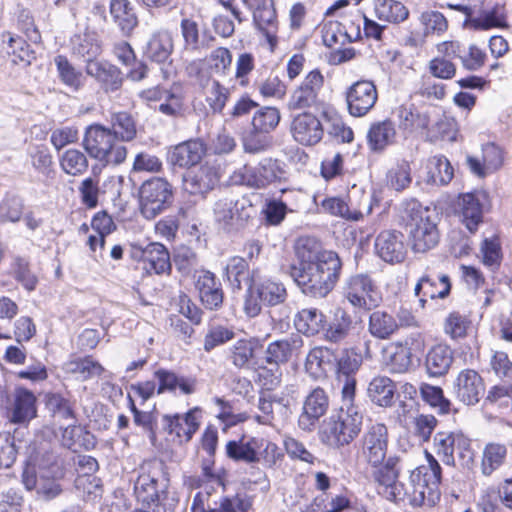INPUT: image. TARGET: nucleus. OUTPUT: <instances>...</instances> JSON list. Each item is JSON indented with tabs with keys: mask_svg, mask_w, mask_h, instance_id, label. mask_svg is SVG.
Instances as JSON below:
<instances>
[{
	"mask_svg": "<svg viewBox=\"0 0 512 512\" xmlns=\"http://www.w3.org/2000/svg\"><path fill=\"white\" fill-rule=\"evenodd\" d=\"M22 483L27 490L36 489L46 500L61 494V481L65 477V459L43 439H34L26 447Z\"/></svg>",
	"mask_w": 512,
	"mask_h": 512,
	"instance_id": "f257e3e1",
	"label": "nucleus"
},
{
	"mask_svg": "<svg viewBox=\"0 0 512 512\" xmlns=\"http://www.w3.org/2000/svg\"><path fill=\"white\" fill-rule=\"evenodd\" d=\"M427 465L411 471L407 481H399L387 499L400 506H433L440 499L442 469L435 457L426 452Z\"/></svg>",
	"mask_w": 512,
	"mask_h": 512,
	"instance_id": "f03ea898",
	"label": "nucleus"
},
{
	"mask_svg": "<svg viewBox=\"0 0 512 512\" xmlns=\"http://www.w3.org/2000/svg\"><path fill=\"white\" fill-rule=\"evenodd\" d=\"M344 391L340 409L324 421L321 429L322 442L333 448L349 445L358 437L363 424V414L355 404V397H351L352 390Z\"/></svg>",
	"mask_w": 512,
	"mask_h": 512,
	"instance_id": "7ed1b4c3",
	"label": "nucleus"
},
{
	"mask_svg": "<svg viewBox=\"0 0 512 512\" xmlns=\"http://www.w3.org/2000/svg\"><path fill=\"white\" fill-rule=\"evenodd\" d=\"M322 261L307 268H297L292 264L289 269L302 292L312 297L323 298L334 288L339 279L342 263L337 254H325Z\"/></svg>",
	"mask_w": 512,
	"mask_h": 512,
	"instance_id": "20e7f679",
	"label": "nucleus"
},
{
	"mask_svg": "<svg viewBox=\"0 0 512 512\" xmlns=\"http://www.w3.org/2000/svg\"><path fill=\"white\" fill-rule=\"evenodd\" d=\"M399 212L408 228L411 248L415 253H426L437 246L440 235L428 208L411 199L402 202Z\"/></svg>",
	"mask_w": 512,
	"mask_h": 512,
	"instance_id": "39448f33",
	"label": "nucleus"
},
{
	"mask_svg": "<svg viewBox=\"0 0 512 512\" xmlns=\"http://www.w3.org/2000/svg\"><path fill=\"white\" fill-rule=\"evenodd\" d=\"M287 290L284 284L272 277L261 276L253 269L244 294L243 311L249 318L261 313L262 306H276L285 302Z\"/></svg>",
	"mask_w": 512,
	"mask_h": 512,
	"instance_id": "423d86ee",
	"label": "nucleus"
},
{
	"mask_svg": "<svg viewBox=\"0 0 512 512\" xmlns=\"http://www.w3.org/2000/svg\"><path fill=\"white\" fill-rule=\"evenodd\" d=\"M170 485L167 466L162 460L145 461L138 469L134 494L139 502L150 507L161 505Z\"/></svg>",
	"mask_w": 512,
	"mask_h": 512,
	"instance_id": "0eeeda50",
	"label": "nucleus"
},
{
	"mask_svg": "<svg viewBox=\"0 0 512 512\" xmlns=\"http://www.w3.org/2000/svg\"><path fill=\"white\" fill-rule=\"evenodd\" d=\"M83 147L90 157L106 165H119L127 157L126 147L115 139L109 128L100 124H92L86 128Z\"/></svg>",
	"mask_w": 512,
	"mask_h": 512,
	"instance_id": "6e6552de",
	"label": "nucleus"
},
{
	"mask_svg": "<svg viewBox=\"0 0 512 512\" xmlns=\"http://www.w3.org/2000/svg\"><path fill=\"white\" fill-rule=\"evenodd\" d=\"M173 199V186L162 177H151L139 188L140 212L146 219H154L164 212L172 205Z\"/></svg>",
	"mask_w": 512,
	"mask_h": 512,
	"instance_id": "1a4fd4ad",
	"label": "nucleus"
},
{
	"mask_svg": "<svg viewBox=\"0 0 512 512\" xmlns=\"http://www.w3.org/2000/svg\"><path fill=\"white\" fill-rule=\"evenodd\" d=\"M344 298L354 307L371 311L382 303V293L368 274H355L346 279L343 285Z\"/></svg>",
	"mask_w": 512,
	"mask_h": 512,
	"instance_id": "9d476101",
	"label": "nucleus"
},
{
	"mask_svg": "<svg viewBox=\"0 0 512 512\" xmlns=\"http://www.w3.org/2000/svg\"><path fill=\"white\" fill-rule=\"evenodd\" d=\"M433 445L436 455L446 465H455V452L465 464L473 459L470 439L460 432L439 431L433 438Z\"/></svg>",
	"mask_w": 512,
	"mask_h": 512,
	"instance_id": "9b49d317",
	"label": "nucleus"
},
{
	"mask_svg": "<svg viewBox=\"0 0 512 512\" xmlns=\"http://www.w3.org/2000/svg\"><path fill=\"white\" fill-rule=\"evenodd\" d=\"M359 453L372 467H376L386 459L388 449V429L382 423L369 425L360 441Z\"/></svg>",
	"mask_w": 512,
	"mask_h": 512,
	"instance_id": "f8f14e48",
	"label": "nucleus"
},
{
	"mask_svg": "<svg viewBox=\"0 0 512 512\" xmlns=\"http://www.w3.org/2000/svg\"><path fill=\"white\" fill-rule=\"evenodd\" d=\"M377 98L378 93L373 82L357 81L346 92L348 111L354 117L365 116L374 107Z\"/></svg>",
	"mask_w": 512,
	"mask_h": 512,
	"instance_id": "ddd939ff",
	"label": "nucleus"
},
{
	"mask_svg": "<svg viewBox=\"0 0 512 512\" xmlns=\"http://www.w3.org/2000/svg\"><path fill=\"white\" fill-rule=\"evenodd\" d=\"M455 397L467 406L477 404L485 392V384L480 374L473 369L459 372L453 385Z\"/></svg>",
	"mask_w": 512,
	"mask_h": 512,
	"instance_id": "4468645a",
	"label": "nucleus"
},
{
	"mask_svg": "<svg viewBox=\"0 0 512 512\" xmlns=\"http://www.w3.org/2000/svg\"><path fill=\"white\" fill-rule=\"evenodd\" d=\"M304 347L303 338L299 334H291L285 338L270 342L264 352V362L268 365H276L289 362L293 357H298Z\"/></svg>",
	"mask_w": 512,
	"mask_h": 512,
	"instance_id": "2eb2a0df",
	"label": "nucleus"
},
{
	"mask_svg": "<svg viewBox=\"0 0 512 512\" xmlns=\"http://www.w3.org/2000/svg\"><path fill=\"white\" fill-rule=\"evenodd\" d=\"M323 81V76L318 70L309 72L300 86L291 94L288 102L289 109L299 110L314 106Z\"/></svg>",
	"mask_w": 512,
	"mask_h": 512,
	"instance_id": "dca6fc26",
	"label": "nucleus"
},
{
	"mask_svg": "<svg viewBox=\"0 0 512 512\" xmlns=\"http://www.w3.org/2000/svg\"><path fill=\"white\" fill-rule=\"evenodd\" d=\"M6 413L13 424L29 423L37 415L36 396L26 388L16 389Z\"/></svg>",
	"mask_w": 512,
	"mask_h": 512,
	"instance_id": "f3484780",
	"label": "nucleus"
},
{
	"mask_svg": "<svg viewBox=\"0 0 512 512\" xmlns=\"http://www.w3.org/2000/svg\"><path fill=\"white\" fill-rule=\"evenodd\" d=\"M373 196L363 194L361 202L357 208H351L343 199L339 197H328L321 202L324 212L333 216H338L350 221H358L364 215H368L372 211Z\"/></svg>",
	"mask_w": 512,
	"mask_h": 512,
	"instance_id": "a211bd4d",
	"label": "nucleus"
},
{
	"mask_svg": "<svg viewBox=\"0 0 512 512\" xmlns=\"http://www.w3.org/2000/svg\"><path fill=\"white\" fill-rule=\"evenodd\" d=\"M374 246L376 254L388 263H401L407 254L404 236L398 231H382Z\"/></svg>",
	"mask_w": 512,
	"mask_h": 512,
	"instance_id": "6ab92c4d",
	"label": "nucleus"
},
{
	"mask_svg": "<svg viewBox=\"0 0 512 512\" xmlns=\"http://www.w3.org/2000/svg\"><path fill=\"white\" fill-rule=\"evenodd\" d=\"M183 181L185 191L192 195H204L218 184V170L215 166L205 163L187 172Z\"/></svg>",
	"mask_w": 512,
	"mask_h": 512,
	"instance_id": "aec40b11",
	"label": "nucleus"
},
{
	"mask_svg": "<svg viewBox=\"0 0 512 512\" xmlns=\"http://www.w3.org/2000/svg\"><path fill=\"white\" fill-rule=\"evenodd\" d=\"M329 397L324 389L317 387L305 398L303 412L299 416V427L303 430H311L316 422L327 412Z\"/></svg>",
	"mask_w": 512,
	"mask_h": 512,
	"instance_id": "412c9836",
	"label": "nucleus"
},
{
	"mask_svg": "<svg viewBox=\"0 0 512 512\" xmlns=\"http://www.w3.org/2000/svg\"><path fill=\"white\" fill-rule=\"evenodd\" d=\"M133 257L143 260L149 273L164 274L171 271L169 252L161 243H150L143 248L134 246Z\"/></svg>",
	"mask_w": 512,
	"mask_h": 512,
	"instance_id": "4be33fe9",
	"label": "nucleus"
},
{
	"mask_svg": "<svg viewBox=\"0 0 512 512\" xmlns=\"http://www.w3.org/2000/svg\"><path fill=\"white\" fill-rule=\"evenodd\" d=\"M213 211L216 222L221 224L224 229L240 226L249 218L244 203L228 197L216 201Z\"/></svg>",
	"mask_w": 512,
	"mask_h": 512,
	"instance_id": "5701e85b",
	"label": "nucleus"
},
{
	"mask_svg": "<svg viewBox=\"0 0 512 512\" xmlns=\"http://www.w3.org/2000/svg\"><path fill=\"white\" fill-rule=\"evenodd\" d=\"M200 409L193 408L184 415L163 417L165 428L174 433L180 442H189L200 426Z\"/></svg>",
	"mask_w": 512,
	"mask_h": 512,
	"instance_id": "b1692460",
	"label": "nucleus"
},
{
	"mask_svg": "<svg viewBox=\"0 0 512 512\" xmlns=\"http://www.w3.org/2000/svg\"><path fill=\"white\" fill-rule=\"evenodd\" d=\"M294 139L302 145H314L323 136V127L319 119L311 113L297 115L291 125Z\"/></svg>",
	"mask_w": 512,
	"mask_h": 512,
	"instance_id": "393cba45",
	"label": "nucleus"
},
{
	"mask_svg": "<svg viewBox=\"0 0 512 512\" xmlns=\"http://www.w3.org/2000/svg\"><path fill=\"white\" fill-rule=\"evenodd\" d=\"M0 54L13 64H31L35 58L29 44L19 35L4 31L0 34Z\"/></svg>",
	"mask_w": 512,
	"mask_h": 512,
	"instance_id": "a878e982",
	"label": "nucleus"
},
{
	"mask_svg": "<svg viewBox=\"0 0 512 512\" xmlns=\"http://www.w3.org/2000/svg\"><path fill=\"white\" fill-rule=\"evenodd\" d=\"M86 73L95 78L106 93L118 91L123 84L121 70L108 62L88 61Z\"/></svg>",
	"mask_w": 512,
	"mask_h": 512,
	"instance_id": "bb28decb",
	"label": "nucleus"
},
{
	"mask_svg": "<svg viewBox=\"0 0 512 512\" xmlns=\"http://www.w3.org/2000/svg\"><path fill=\"white\" fill-rule=\"evenodd\" d=\"M196 288L206 309L218 310L222 306L224 293L214 273L208 270L202 271L197 278Z\"/></svg>",
	"mask_w": 512,
	"mask_h": 512,
	"instance_id": "cd10ccee",
	"label": "nucleus"
},
{
	"mask_svg": "<svg viewBox=\"0 0 512 512\" xmlns=\"http://www.w3.org/2000/svg\"><path fill=\"white\" fill-rule=\"evenodd\" d=\"M206 153V146L200 139L188 140L172 148L168 159L174 166L189 168L197 165Z\"/></svg>",
	"mask_w": 512,
	"mask_h": 512,
	"instance_id": "c85d7f7f",
	"label": "nucleus"
},
{
	"mask_svg": "<svg viewBox=\"0 0 512 512\" xmlns=\"http://www.w3.org/2000/svg\"><path fill=\"white\" fill-rule=\"evenodd\" d=\"M450 289L451 284L447 275H442L438 278L424 275L418 280L414 288V295L419 298L420 307L424 308L427 298L443 299L449 295Z\"/></svg>",
	"mask_w": 512,
	"mask_h": 512,
	"instance_id": "c756f323",
	"label": "nucleus"
},
{
	"mask_svg": "<svg viewBox=\"0 0 512 512\" xmlns=\"http://www.w3.org/2000/svg\"><path fill=\"white\" fill-rule=\"evenodd\" d=\"M362 364V358L353 350H345L337 360V380L342 384L341 396H344V390H352L351 397L356 395L355 374Z\"/></svg>",
	"mask_w": 512,
	"mask_h": 512,
	"instance_id": "7c9ffc66",
	"label": "nucleus"
},
{
	"mask_svg": "<svg viewBox=\"0 0 512 512\" xmlns=\"http://www.w3.org/2000/svg\"><path fill=\"white\" fill-rule=\"evenodd\" d=\"M397 457H388L382 464L374 467L372 477L376 483V489L380 496L386 500L391 495L394 485L399 482L400 470L397 467Z\"/></svg>",
	"mask_w": 512,
	"mask_h": 512,
	"instance_id": "2f4dec72",
	"label": "nucleus"
},
{
	"mask_svg": "<svg viewBox=\"0 0 512 512\" xmlns=\"http://www.w3.org/2000/svg\"><path fill=\"white\" fill-rule=\"evenodd\" d=\"M398 126L405 135L427 130L430 117L427 112L420 111L413 104L401 105L396 110Z\"/></svg>",
	"mask_w": 512,
	"mask_h": 512,
	"instance_id": "473e14b6",
	"label": "nucleus"
},
{
	"mask_svg": "<svg viewBox=\"0 0 512 512\" xmlns=\"http://www.w3.org/2000/svg\"><path fill=\"white\" fill-rule=\"evenodd\" d=\"M253 21L273 47L277 41L276 33L278 30L273 0H263V4L259 5L253 12Z\"/></svg>",
	"mask_w": 512,
	"mask_h": 512,
	"instance_id": "72a5a7b5",
	"label": "nucleus"
},
{
	"mask_svg": "<svg viewBox=\"0 0 512 512\" xmlns=\"http://www.w3.org/2000/svg\"><path fill=\"white\" fill-rule=\"evenodd\" d=\"M257 341L253 338H241L228 347L227 359L239 370H248L253 367Z\"/></svg>",
	"mask_w": 512,
	"mask_h": 512,
	"instance_id": "f704fd0d",
	"label": "nucleus"
},
{
	"mask_svg": "<svg viewBox=\"0 0 512 512\" xmlns=\"http://www.w3.org/2000/svg\"><path fill=\"white\" fill-rule=\"evenodd\" d=\"M159 382L157 394H162L166 391L175 392L179 389L184 395L193 394L196 391V379L192 377L179 376L176 373L159 369L154 373Z\"/></svg>",
	"mask_w": 512,
	"mask_h": 512,
	"instance_id": "c9c22d12",
	"label": "nucleus"
},
{
	"mask_svg": "<svg viewBox=\"0 0 512 512\" xmlns=\"http://www.w3.org/2000/svg\"><path fill=\"white\" fill-rule=\"evenodd\" d=\"M453 363V351L444 344L433 346L426 354L425 368L429 376L440 377L445 375Z\"/></svg>",
	"mask_w": 512,
	"mask_h": 512,
	"instance_id": "e433bc0d",
	"label": "nucleus"
},
{
	"mask_svg": "<svg viewBox=\"0 0 512 512\" xmlns=\"http://www.w3.org/2000/svg\"><path fill=\"white\" fill-rule=\"evenodd\" d=\"M396 140L395 125L391 120L373 123L367 133V144L371 151L382 152Z\"/></svg>",
	"mask_w": 512,
	"mask_h": 512,
	"instance_id": "4c0bfd02",
	"label": "nucleus"
},
{
	"mask_svg": "<svg viewBox=\"0 0 512 512\" xmlns=\"http://www.w3.org/2000/svg\"><path fill=\"white\" fill-rule=\"evenodd\" d=\"M295 254L298 260L297 268H307L324 260L325 254L336 253L322 250L320 244L313 238L302 237L296 242Z\"/></svg>",
	"mask_w": 512,
	"mask_h": 512,
	"instance_id": "58836bf2",
	"label": "nucleus"
},
{
	"mask_svg": "<svg viewBox=\"0 0 512 512\" xmlns=\"http://www.w3.org/2000/svg\"><path fill=\"white\" fill-rule=\"evenodd\" d=\"M110 15L123 35L128 36L138 25V18L129 0H110Z\"/></svg>",
	"mask_w": 512,
	"mask_h": 512,
	"instance_id": "ea45409f",
	"label": "nucleus"
},
{
	"mask_svg": "<svg viewBox=\"0 0 512 512\" xmlns=\"http://www.w3.org/2000/svg\"><path fill=\"white\" fill-rule=\"evenodd\" d=\"M259 445H261L259 438L242 437L238 441H229L226 445V453L233 460L255 463L259 462Z\"/></svg>",
	"mask_w": 512,
	"mask_h": 512,
	"instance_id": "a19ab883",
	"label": "nucleus"
},
{
	"mask_svg": "<svg viewBox=\"0 0 512 512\" xmlns=\"http://www.w3.org/2000/svg\"><path fill=\"white\" fill-rule=\"evenodd\" d=\"M462 222L466 228L474 233L483 221L482 204L474 193L463 194L458 202Z\"/></svg>",
	"mask_w": 512,
	"mask_h": 512,
	"instance_id": "79ce46f5",
	"label": "nucleus"
},
{
	"mask_svg": "<svg viewBox=\"0 0 512 512\" xmlns=\"http://www.w3.org/2000/svg\"><path fill=\"white\" fill-rule=\"evenodd\" d=\"M354 328L351 315L346 310L337 308L326 329L325 338L330 342L339 343L346 339Z\"/></svg>",
	"mask_w": 512,
	"mask_h": 512,
	"instance_id": "37998d69",
	"label": "nucleus"
},
{
	"mask_svg": "<svg viewBox=\"0 0 512 512\" xmlns=\"http://www.w3.org/2000/svg\"><path fill=\"white\" fill-rule=\"evenodd\" d=\"M508 449L504 444L490 442L485 445L481 458V473L488 477L501 468L507 458Z\"/></svg>",
	"mask_w": 512,
	"mask_h": 512,
	"instance_id": "c03bdc74",
	"label": "nucleus"
},
{
	"mask_svg": "<svg viewBox=\"0 0 512 512\" xmlns=\"http://www.w3.org/2000/svg\"><path fill=\"white\" fill-rule=\"evenodd\" d=\"M398 330L396 318L386 311L372 312L368 320L369 333L381 340L389 339Z\"/></svg>",
	"mask_w": 512,
	"mask_h": 512,
	"instance_id": "a18cd8bd",
	"label": "nucleus"
},
{
	"mask_svg": "<svg viewBox=\"0 0 512 512\" xmlns=\"http://www.w3.org/2000/svg\"><path fill=\"white\" fill-rule=\"evenodd\" d=\"M396 386L386 376L374 377L368 386V396L373 403L381 407H389L393 404Z\"/></svg>",
	"mask_w": 512,
	"mask_h": 512,
	"instance_id": "49530a36",
	"label": "nucleus"
},
{
	"mask_svg": "<svg viewBox=\"0 0 512 512\" xmlns=\"http://www.w3.org/2000/svg\"><path fill=\"white\" fill-rule=\"evenodd\" d=\"M385 365L392 374H404L412 367V352L410 348L396 344L386 350Z\"/></svg>",
	"mask_w": 512,
	"mask_h": 512,
	"instance_id": "de8ad7c7",
	"label": "nucleus"
},
{
	"mask_svg": "<svg viewBox=\"0 0 512 512\" xmlns=\"http://www.w3.org/2000/svg\"><path fill=\"white\" fill-rule=\"evenodd\" d=\"M374 12L379 20L389 23L403 22L409 16L406 6L396 0H375Z\"/></svg>",
	"mask_w": 512,
	"mask_h": 512,
	"instance_id": "09e8293b",
	"label": "nucleus"
},
{
	"mask_svg": "<svg viewBox=\"0 0 512 512\" xmlns=\"http://www.w3.org/2000/svg\"><path fill=\"white\" fill-rule=\"evenodd\" d=\"M63 369L66 373L73 374L82 381L100 376L104 370L102 365L91 356L67 361Z\"/></svg>",
	"mask_w": 512,
	"mask_h": 512,
	"instance_id": "8fccbe9b",
	"label": "nucleus"
},
{
	"mask_svg": "<svg viewBox=\"0 0 512 512\" xmlns=\"http://www.w3.org/2000/svg\"><path fill=\"white\" fill-rule=\"evenodd\" d=\"M333 351L326 347H314L306 357L305 368L315 377L325 374L333 365Z\"/></svg>",
	"mask_w": 512,
	"mask_h": 512,
	"instance_id": "3c124183",
	"label": "nucleus"
},
{
	"mask_svg": "<svg viewBox=\"0 0 512 512\" xmlns=\"http://www.w3.org/2000/svg\"><path fill=\"white\" fill-rule=\"evenodd\" d=\"M71 49L74 55L88 61H95L94 58L101 52V47L93 33L85 32L76 34L71 39Z\"/></svg>",
	"mask_w": 512,
	"mask_h": 512,
	"instance_id": "603ef678",
	"label": "nucleus"
},
{
	"mask_svg": "<svg viewBox=\"0 0 512 512\" xmlns=\"http://www.w3.org/2000/svg\"><path fill=\"white\" fill-rule=\"evenodd\" d=\"M427 183L446 185L453 178V168L446 157L439 155L429 158Z\"/></svg>",
	"mask_w": 512,
	"mask_h": 512,
	"instance_id": "864d4df0",
	"label": "nucleus"
},
{
	"mask_svg": "<svg viewBox=\"0 0 512 512\" xmlns=\"http://www.w3.org/2000/svg\"><path fill=\"white\" fill-rule=\"evenodd\" d=\"M59 165L61 170L70 176L83 175L89 166L88 158L85 153L78 149H67L59 157Z\"/></svg>",
	"mask_w": 512,
	"mask_h": 512,
	"instance_id": "5fc2aeb1",
	"label": "nucleus"
},
{
	"mask_svg": "<svg viewBox=\"0 0 512 512\" xmlns=\"http://www.w3.org/2000/svg\"><path fill=\"white\" fill-rule=\"evenodd\" d=\"M324 315L316 308L302 309L295 317L294 325L298 332L312 336L323 327Z\"/></svg>",
	"mask_w": 512,
	"mask_h": 512,
	"instance_id": "6e6d98bb",
	"label": "nucleus"
},
{
	"mask_svg": "<svg viewBox=\"0 0 512 512\" xmlns=\"http://www.w3.org/2000/svg\"><path fill=\"white\" fill-rule=\"evenodd\" d=\"M250 275L249 264L245 258L232 256L227 260L224 276L234 288L241 290L243 280L247 279L248 284Z\"/></svg>",
	"mask_w": 512,
	"mask_h": 512,
	"instance_id": "4d7b16f0",
	"label": "nucleus"
},
{
	"mask_svg": "<svg viewBox=\"0 0 512 512\" xmlns=\"http://www.w3.org/2000/svg\"><path fill=\"white\" fill-rule=\"evenodd\" d=\"M412 182L411 166L407 160H399L386 174V184L395 191L407 189Z\"/></svg>",
	"mask_w": 512,
	"mask_h": 512,
	"instance_id": "13d9d810",
	"label": "nucleus"
},
{
	"mask_svg": "<svg viewBox=\"0 0 512 512\" xmlns=\"http://www.w3.org/2000/svg\"><path fill=\"white\" fill-rule=\"evenodd\" d=\"M115 139L119 142L131 141L135 138L137 130L133 117L127 112H117L111 116V128Z\"/></svg>",
	"mask_w": 512,
	"mask_h": 512,
	"instance_id": "bf43d9fd",
	"label": "nucleus"
},
{
	"mask_svg": "<svg viewBox=\"0 0 512 512\" xmlns=\"http://www.w3.org/2000/svg\"><path fill=\"white\" fill-rule=\"evenodd\" d=\"M419 23L423 30V35L428 36H441L448 29L447 18L439 11L425 10L419 15Z\"/></svg>",
	"mask_w": 512,
	"mask_h": 512,
	"instance_id": "052dcab7",
	"label": "nucleus"
},
{
	"mask_svg": "<svg viewBox=\"0 0 512 512\" xmlns=\"http://www.w3.org/2000/svg\"><path fill=\"white\" fill-rule=\"evenodd\" d=\"M99 182V175L95 172V168H93L92 174L83 179L78 186L81 202L87 208H95L98 205L101 194Z\"/></svg>",
	"mask_w": 512,
	"mask_h": 512,
	"instance_id": "680f3d73",
	"label": "nucleus"
},
{
	"mask_svg": "<svg viewBox=\"0 0 512 512\" xmlns=\"http://www.w3.org/2000/svg\"><path fill=\"white\" fill-rule=\"evenodd\" d=\"M173 49L172 38L169 34H157L154 35L148 42L147 45V56L158 63L165 62Z\"/></svg>",
	"mask_w": 512,
	"mask_h": 512,
	"instance_id": "e2e57ef3",
	"label": "nucleus"
},
{
	"mask_svg": "<svg viewBox=\"0 0 512 512\" xmlns=\"http://www.w3.org/2000/svg\"><path fill=\"white\" fill-rule=\"evenodd\" d=\"M55 64L63 84L73 91H78L83 86L84 77L82 73L77 71L65 56L58 55L55 57Z\"/></svg>",
	"mask_w": 512,
	"mask_h": 512,
	"instance_id": "0e129e2a",
	"label": "nucleus"
},
{
	"mask_svg": "<svg viewBox=\"0 0 512 512\" xmlns=\"http://www.w3.org/2000/svg\"><path fill=\"white\" fill-rule=\"evenodd\" d=\"M284 171L276 160L266 158L255 168L253 184L257 187H264L267 184L280 179Z\"/></svg>",
	"mask_w": 512,
	"mask_h": 512,
	"instance_id": "69168bd1",
	"label": "nucleus"
},
{
	"mask_svg": "<svg viewBox=\"0 0 512 512\" xmlns=\"http://www.w3.org/2000/svg\"><path fill=\"white\" fill-rule=\"evenodd\" d=\"M11 271L13 277L21 283V285L28 291H33L36 288L38 279L31 271L29 261L20 256L13 258L11 263Z\"/></svg>",
	"mask_w": 512,
	"mask_h": 512,
	"instance_id": "338daca9",
	"label": "nucleus"
},
{
	"mask_svg": "<svg viewBox=\"0 0 512 512\" xmlns=\"http://www.w3.org/2000/svg\"><path fill=\"white\" fill-rule=\"evenodd\" d=\"M420 393L423 400L440 414H448L451 410V402L444 396L442 388L430 384H422Z\"/></svg>",
	"mask_w": 512,
	"mask_h": 512,
	"instance_id": "774afa93",
	"label": "nucleus"
}]
</instances>
